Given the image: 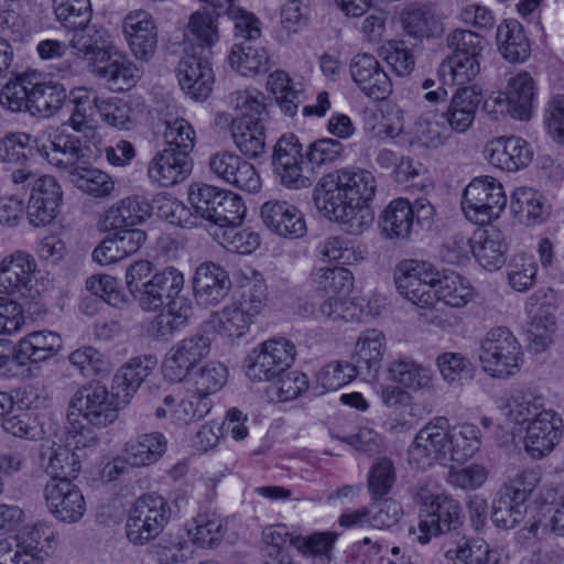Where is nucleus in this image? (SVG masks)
Wrapping results in <instances>:
<instances>
[{
	"mask_svg": "<svg viewBox=\"0 0 564 564\" xmlns=\"http://www.w3.org/2000/svg\"><path fill=\"white\" fill-rule=\"evenodd\" d=\"M377 178L364 169H340L324 175L314 188L318 212L345 227L349 235L365 234L375 221L370 207L377 193Z\"/></svg>",
	"mask_w": 564,
	"mask_h": 564,
	"instance_id": "obj_1",
	"label": "nucleus"
},
{
	"mask_svg": "<svg viewBox=\"0 0 564 564\" xmlns=\"http://www.w3.org/2000/svg\"><path fill=\"white\" fill-rule=\"evenodd\" d=\"M394 282L399 294L421 310H431L437 302L460 308L476 295L465 276L454 271L441 273L433 263L419 259L402 260L395 268Z\"/></svg>",
	"mask_w": 564,
	"mask_h": 564,
	"instance_id": "obj_2",
	"label": "nucleus"
},
{
	"mask_svg": "<svg viewBox=\"0 0 564 564\" xmlns=\"http://www.w3.org/2000/svg\"><path fill=\"white\" fill-rule=\"evenodd\" d=\"M230 104L237 111V116L231 119L235 145L246 156H260L265 148L263 95L257 89L237 90L231 94Z\"/></svg>",
	"mask_w": 564,
	"mask_h": 564,
	"instance_id": "obj_3",
	"label": "nucleus"
},
{
	"mask_svg": "<svg viewBox=\"0 0 564 564\" xmlns=\"http://www.w3.org/2000/svg\"><path fill=\"white\" fill-rule=\"evenodd\" d=\"M477 358L487 376L506 380L520 371L523 352L519 340L509 328L496 326L480 340Z\"/></svg>",
	"mask_w": 564,
	"mask_h": 564,
	"instance_id": "obj_4",
	"label": "nucleus"
},
{
	"mask_svg": "<svg viewBox=\"0 0 564 564\" xmlns=\"http://www.w3.org/2000/svg\"><path fill=\"white\" fill-rule=\"evenodd\" d=\"M56 546L54 527L39 522L0 540V564H43Z\"/></svg>",
	"mask_w": 564,
	"mask_h": 564,
	"instance_id": "obj_5",
	"label": "nucleus"
},
{
	"mask_svg": "<svg viewBox=\"0 0 564 564\" xmlns=\"http://www.w3.org/2000/svg\"><path fill=\"white\" fill-rule=\"evenodd\" d=\"M188 202L197 215L220 228L240 225L245 218L246 206L242 198L236 193L213 185H192Z\"/></svg>",
	"mask_w": 564,
	"mask_h": 564,
	"instance_id": "obj_6",
	"label": "nucleus"
},
{
	"mask_svg": "<svg viewBox=\"0 0 564 564\" xmlns=\"http://www.w3.org/2000/svg\"><path fill=\"white\" fill-rule=\"evenodd\" d=\"M507 205L501 183L490 176L474 178L465 188L462 209L476 225H487L497 219Z\"/></svg>",
	"mask_w": 564,
	"mask_h": 564,
	"instance_id": "obj_7",
	"label": "nucleus"
},
{
	"mask_svg": "<svg viewBox=\"0 0 564 564\" xmlns=\"http://www.w3.org/2000/svg\"><path fill=\"white\" fill-rule=\"evenodd\" d=\"M171 518L167 501L156 495H144L133 503L126 524L127 538L137 545L155 539Z\"/></svg>",
	"mask_w": 564,
	"mask_h": 564,
	"instance_id": "obj_8",
	"label": "nucleus"
},
{
	"mask_svg": "<svg viewBox=\"0 0 564 564\" xmlns=\"http://www.w3.org/2000/svg\"><path fill=\"white\" fill-rule=\"evenodd\" d=\"M449 421L435 416L415 434L409 451V464L416 469H426L435 463L449 460Z\"/></svg>",
	"mask_w": 564,
	"mask_h": 564,
	"instance_id": "obj_9",
	"label": "nucleus"
},
{
	"mask_svg": "<svg viewBox=\"0 0 564 564\" xmlns=\"http://www.w3.org/2000/svg\"><path fill=\"white\" fill-rule=\"evenodd\" d=\"M40 270L34 257L15 250L0 260V294L35 297L44 288L39 284Z\"/></svg>",
	"mask_w": 564,
	"mask_h": 564,
	"instance_id": "obj_10",
	"label": "nucleus"
},
{
	"mask_svg": "<svg viewBox=\"0 0 564 564\" xmlns=\"http://www.w3.org/2000/svg\"><path fill=\"white\" fill-rule=\"evenodd\" d=\"M296 348L286 338L267 340L252 349L246 358V376L253 382L280 377L295 360Z\"/></svg>",
	"mask_w": 564,
	"mask_h": 564,
	"instance_id": "obj_11",
	"label": "nucleus"
},
{
	"mask_svg": "<svg viewBox=\"0 0 564 564\" xmlns=\"http://www.w3.org/2000/svg\"><path fill=\"white\" fill-rule=\"evenodd\" d=\"M69 408L91 425L106 427L117 420L118 412L126 406L112 390L108 391L100 384H87L73 394Z\"/></svg>",
	"mask_w": 564,
	"mask_h": 564,
	"instance_id": "obj_12",
	"label": "nucleus"
},
{
	"mask_svg": "<svg viewBox=\"0 0 564 564\" xmlns=\"http://www.w3.org/2000/svg\"><path fill=\"white\" fill-rule=\"evenodd\" d=\"M459 520V503L447 495H441L427 509L420 510L417 525L411 527L409 533L419 543L426 544L432 538L455 528Z\"/></svg>",
	"mask_w": 564,
	"mask_h": 564,
	"instance_id": "obj_13",
	"label": "nucleus"
},
{
	"mask_svg": "<svg viewBox=\"0 0 564 564\" xmlns=\"http://www.w3.org/2000/svg\"><path fill=\"white\" fill-rule=\"evenodd\" d=\"M210 352V340L202 335L184 338L166 352L162 372L171 382H182Z\"/></svg>",
	"mask_w": 564,
	"mask_h": 564,
	"instance_id": "obj_14",
	"label": "nucleus"
},
{
	"mask_svg": "<svg viewBox=\"0 0 564 564\" xmlns=\"http://www.w3.org/2000/svg\"><path fill=\"white\" fill-rule=\"evenodd\" d=\"M210 173L218 180L248 193L261 188V178L253 164L228 150H219L208 159Z\"/></svg>",
	"mask_w": 564,
	"mask_h": 564,
	"instance_id": "obj_15",
	"label": "nucleus"
},
{
	"mask_svg": "<svg viewBox=\"0 0 564 564\" xmlns=\"http://www.w3.org/2000/svg\"><path fill=\"white\" fill-rule=\"evenodd\" d=\"M184 286V276L175 268H166L153 274L140 289H134V299L148 312H155L178 297Z\"/></svg>",
	"mask_w": 564,
	"mask_h": 564,
	"instance_id": "obj_16",
	"label": "nucleus"
},
{
	"mask_svg": "<svg viewBox=\"0 0 564 564\" xmlns=\"http://www.w3.org/2000/svg\"><path fill=\"white\" fill-rule=\"evenodd\" d=\"M563 420L554 410L542 411L525 427L523 447L534 459L547 456L560 444L563 436Z\"/></svg>",
	"mask_w": 564,
	"mask_h": 564,
	"instance_id": "obj_17",
	"label": "nucleus"
},
{
	"mask_svg": "<svg viewBox=\"0 0 564 564\" xmlns=\"http://www.w3.org/2000/svg\"><path fill=\"white\" fill-rule=\"evenodd\" d=\"M36 151L44 156L50 164L66 170L68 175L79 166L86 158L80 141L73 135L63 134L56 130H50L34 139Z\"/></svg>",
	"mask_w": 564,
	"mask_h": 564,
	"instance_id": "obj_18",
	"label": "nucleus"
},
{
	"mask_svg": "<svg viewBox=\"0 0 564 564\" xmlns=\"http://www.w3.org/2000/svg\"><path fill=\"white\" fill-rule=\"evenodd\" d=\"M45 500L50 512L65 523L78 522L86 512V500L72 480H51L46 484Z\"/></svg>",
	"mask_w": 564,
	"mask_h": 564,
	"instance_id": "obj_19",
	"label": "nucleus"
},
{
	"mask_svg": "<svg viewBox=\"0 0 564 564\" xmlns=\"http://www.w3.org/2000/svg\"><path fill=\"white\" fill-rule=\"evenodd\" d=\"M484 158L501 171L517 172L529 165L533 151L529 142L518 135L497 137L486 143Z\"/></svg>",
	"mask_w": 564,
	"mask_h": 564,
	"instance_id": "obj_20",
	"label": "nucleus"
},
{
	"mask_svg": "<svg viewBox=\"0 0 564 564\" xmlns=\"http://www.w3.org/2000/svg\"><path fill=\"white\" fill-rule=\"evenodd\" d=\"M63 191L51 175L34 180L28 204V218L35 227L51 224L58 215Z\"/></svg>",
	"mask_w": 564,
	"mask_h": 564,
	"instance_id": "obj_21",
	"label": "nucleus"
},
{
	"mask_svg": "<svg viewBox=\"0 0 564 564\" xmlns=\"http://www.w3.org/2000/svg\"><path fill=\"white\" fill-rule=\"evenodd\" d=\"M208 54L184 52L178 68L177 78L183 91L195 100L206 99L214 84V73Z\"/></svg>",
	"mask_w": 564,
	"mask_h": 564,
	"instance_id": "obj_22",
	"label": "nucleus"
},
{
	"mask_svg": "<svg viewBox=\"0 0 564 564\" xmlns=\"http://www.w3.org/2000/svg\"><path fill=\"white\" fill-rule=\"evenodd\" d=\"M122 31L128 45L141 61H149L158 46V29L152 14L143 9L127 13L122 21Z\"/></svg>",
	"mask_w": 564,
	"mask_h": 564,
	"instance_id": "obj_23",
	"label": "nucleus"
},
{
	"mask_svg": "<svg viewBox=\"0 0 564 564\" xmlns=\"http://www.w3.org/2000/svg\"><path fill=\"white\" fill-rule=\"evenodd\" d=\"M273 164L284 186L293 189L311 186V180L303 175L302 145L295 135H283L279 139L274 148Z\"/></svg>",
	"mask_w": 564,
	"mask_h": 564,
	"instance_id": "obj_24",
	"label": "nucleus"
},
{
	"mask_svg": "<svg viewBox=\"0 0 564 564\" xmlns=\"http://www.w3.org/2000/svg\"><path fill=\"white\" fill-rule=\"evenodd\" d=\"M525 313L530 318L528 340L535 352L545 350L553 340L556 328L554 306L539 291L528 297Z\"/></svg>",
	"mask_w": 564,
	"mask_h": 564,
	"instance_id": "obj_25",
	"label": "nucleus"
},
{
	"mask_svg": "<svg viewBox=\"0 0 564 564\" xmlns=\"http://www.w3.org/2000/svg\"><path fill=\"white\" fill-rule=\"evenodd\" d=\"M503 96V100L497 97L495 102L503 106L512 118L529 120L536 105V83L528 72L521 70L508 79Z\"/></svg>",
	"mask_w": 564,
	"mask_h": 564,
	"instance_id": "obj_26",
	"label": "nucleus"
},
{
	"mask_svg": "<svg viewBox=\"0 0 564 564\" xmlns=\"http://www.w3.org/2000/svg\"><path fill=\"white\" fill-rule=\"evenodd\" d=\"M350 75L359 89L376 100L386 99L392 91L390 77L371 54L355 55L350 62Z\"/></svg>",
	"mask_w": 564,
	"mask_h": 564,
	"instance_id": "obj_27",
	"label": "nucleus"
},
{
	"mask_svg": "<svg viewBox=\"0 0 564 564\" xmlns=\"http://www.w3.org/2000/svg\"><path fill=\"white\" fill-rule=\"evenodd\" d=\"M260 216L265 227L281 237L296 239L306 234L307 228L303 213L288 202L269 200L264 203L261 206Z\"/></svg>",
	"mask_w": 564,
	"mask_h": 564,
	"instance_id": "obj_28",
	"label": "nucleus"
},
{
	"mask_svg": "<svg viewBox=\"0 0 564 564\" xmlns=\"http://www.w3.org/2000/svg\"><path fill=\"white\" fill-rule=\"evenodd\" d=\"M389 379L412 392H435L436 376L430 366L409 356H399L387 367Z\"/></svg>",
	"mask_w": 564,
	"mask_h": 564,
	"instance_id": "obj_29",
	"label": "nucleus"
},
{
	"mask_svg": "<svg viewBox=\"0 0 564 564\" xmlns=\"http://www.w3.org/2000/svg\"><path fill=\"white\" fill-rule=\"evenodd\" d=\"M217 19L218 13L206 8L192 13L184 32V52L210 55L219 41Z\"/></svg>",
	"mask_w": 564,
	"mask_h": 564,
	"instance_id": "obj_30",
	"label": "nucleus"
},
{
	"mask_svg": "<svg viewBox=\"0 0 564 564\" xmlns=\"http://www.w3.org/2000/svg\"><path fill=\"white\" fill-rule=\"evenodd\" d=\"M192 171L188 155L176 152L172 148L159 151L150 161L148 175L153 183L169 187L186 180Z\"/></svg>",
	"mask_w": 564,
	"mask_h": 564,
	"instance_id": "obj_31",
	"label": "nucleus"
},
{
	"mask_svg": "<svg viewBox=\"0 0 564 564\" xmlns=\"http://www.w3.org/2000/svg\"><path fill=\"white\" fill-rule=\"evenodd\" d=\"M210 409V398L193 390L178 401L173 395L164 397L163 405L155 410V416L162 419L169 415L174 424L185 426L205 417Z\"/></svg>",
	"mask_w": 564,
	"mask_h": 564,
	"instance_id": "obj_32",
	"label": "nucleus"
},
{
	"mask_svg": "<svg viewBox=\"0 0 564 564\" xmlns=\"http://www.w3.org/2000/svg\"><path fill=\"white\" fill-rule=\"evenodd\" d=\"M231 288L227 272L213 262L202 263L194 278V291L198 303L214 306L220 303Z\"/></svg>",
	"mask_w": 564,
	"mask_h": 564,
	"instance_id": "obj_33",
	"label": "nucleus"
},
{
	"mask_svg": "<svg viewBox=\"0 0 564 564\" xmlns=\"http://www.w3.org/2000/svg\"><path fill=\"white\" fill-rule=\"evenodd\" d=\"M155 360L150 356H140L129 359L122 365L111 382V390L116 398L127 406L142 382L150 375Z\"/></svg>",
	"mask_w": 564,
	"mask_h": 564,
	"instance_id": "obj_34",
	"label": "nucleus"
},
{
	"mask_svg": "<svg viewBox=\"0 0 564 564\" xmlns=\"http://www.w3.org/2000/svg\"><path fill=\"white\" fill-rule=\"evenodd\" d=\"M152 214V206L142 197L128 196L111 205L100 218V229L133 227L144 223Z\"/></svg>",
	"mask_w": 564,
	"mask_h": 564,
	"instance_id": "obj_35",
	"label": "nucleus"
},
{
	"mask_svg": "<svg viewBox=\"0 0 564 564\" xmlns=\"http://www.w3.org/2000/svg\"><path fill=\"white\" fill-rule=\"evenodd\" d=\"M166 437L160 432L139 434L126 442L122 453L130 468H142L156 463L165 453Z\"/></svg>",
	"mask_w": 564,
	"mask_h": 564,
	"instance_id": "obj_36",
	"label": "nucleus"
},
{
	"mask_svg": "<svg viewBox=\"0 0 564 564\" xmlns=\"http://www.w3.org/2000/svg\"><path fill=\"white\" fill-rule=\"evenodd\" d=\"M62 348V338L51 330L33 332L21 338L15 348L14 357L20 365L42 362Z\"/></svg>",
	"mask_w": 564,
	"mask_h": 564,
	"instance_id": "obj_37",
	"label": "nucleus"
},
{
	"mask_svg": "<svg viewBox=\"0 0 564 564\" xmlns=\"http://www.w3.org/2000/svg\"><path fill=\"white\" fill-rule=\"evenodd\" d=\"M480 101V94L474 87L459 88L444 113L449 128L456 133L468 131L475 121Z\"/></svg>",
	"mask_w": 564,
	"mask_h": 564,
	"instance_id": "obj_38",
	"label": "nucleus"
},
{
	"mask_svg": "<svg viewBox=\"0 0 564 564\" xmlns=\"http://www.w3.org/2000/svg\"><path fill=\"white\" fill-rule=\"evenodd\" d=\"M227 532L226 520L215 511L197 513L186 523V533L193 544L213 549L220 544Z\"/></svg>",
	"mask_w": 564,
	"mask_h": 564,
	"instance_id": "obj_39",
	"label": "nucleus"
},
{
	"mask_svg": "<svg viewBox=\"0 0 564 564\" xmlns=\"http://www.w3.org/2000/svg\"><path fill=\"white\" fill-rule=\"evenodd\" d=\"M228 59L231 68L245 77L264 74L272 66L268 51L252 42L234 44Z\"/></svg>",
	"mask_w": 564,
	"mask_h": 564,
	"instance_id": "obj_40",
	"label": "nucleus"
},
{
	"mask_svg": "<svg viewBox=\"0 0 564 564\" xmlns=\"http://www.w3.org/2000/svg\"><path fill=\"white\" fill-rule=\"evenodd\" d=\"M379 225L388 239H409L414 227L411 203L405 198L391 200L382 210Z\"/></svg>",
	"mask_w": 564,
	"mask_h": 564,
	"instance_id": "obj_41",
	"label": "nucleus"
},
{
	"mask_svg": "<svg viewBox=\"0 0 564 564\" xmlns=\"http://www.w3.org/2000/svg\"><path fill=\"white\" fill-rule=\"evenodd\" d=\"M506 250L503 234L497 228L486 229L473 237L471 253L479 264L489 271L501 268Z\"/></svg>",
	"mask_w": 564,
	"mask_h": 564,
	"instance_id": "obj_42",
	"label": "nucleus"
},
{
	"mask_svg": "<svg viewBox=\"0 0 564 564\" xmlns=\"http://www.w3.org/2000/svg\"><path fill=\"white\" fill-rule=\"evenodd\" d=\"M497 45L502 57L511 63H522L531 54L523 26L517 20H505L497 29Z\"/></svg>",
	"mask_w": 564,
	"mask_h": 564,
	"instance_id": "obj_43",
	"label": "nucleus"
},
{
	"mask_svg": "<svg viewBox=\"0 0 564 564\" xmlns=\"http://www.w3.org/2000/svg\"><path fill=\"white\" fill-rule=\"evenodd\" d=\"M510 210L513 217L525 226L539 224L547 215L543 196L531 187H518L513 191Z\"/></svg>",
	"mask_w": 564,
	"mask_h": 564,
	"instance_id": "obj_44",
	"label": "nucleus"
},
{
	"mask_svg": "<svg viewBox=\"0 0 564 564\" xmlns=\"http://www.w3.org/2000/svg\"><path fill=\"white\" fill-rule=\"evenodd\" d=\"M482 433L474 423L449 424V460L464 463L481 448Z\"/></svg>",
	"mask_w": 564,
	"mask_h": 564,
	"instance_id": "obj_45",
	"label": "nucleus"
},
{
	"mask_svg": "<svg viewBox=\"0 0 564 564\" xmlns=\"http://www.w3.org/2000/svg\"><path fill=\"white\" fill-rule=\"evenodd\" d=\"M253 318L245 314L236 302L226 305L219 312L213 313L207 326L218 335L227 338H241L249 330Z\"/></svg>",
	"mask_w": 564,
	"mask_h": 564,
	"instance_id": "obj_46",
	"label": "nucleus"
},
{
	"mask_svg": "<svg viewBox=\"0 0 564 564\" xmlns=\"http://www.w3.org/2000/svg\"><path fill=\"white\" fill-rule=\"evenodd\" d=\"M267 90L285 116L292 118L297 113L302 90L296 87L286 72L276 69L270 73L267 79Z\"/></svg>",
	"mask_w": 564,
	"mask_h": 564,
	"instance_id": "obj_47",
	"label": "nucleus"
},
{
	"mask_svg": "<svg viewBox=\"0 0 564 564\" xmlns=\"http://www.w3.org/2000/svg\"><path fill=\"white\" fill-rule=\"evenodd\" d=\"M386 351V337L378 329L361 333L355 344L357 369L365 367L369 375H377Z\"/></svg>",
	"mask_w": 564,
	"mask_h": 564,
	"instance_id": "obj_48",
	"label": "nucleus"
},
{
	"mask_svg": "<svg viewBox=\"0 0 564 564\" xmlns=\"http://www.w3.org/2000/svg\"><path fill=\"white\" fill-rule=\"evenodd\" d=\"M83 454L74 452L67 444H54L44 465L52 480L76 478L82 470Z\"/></svg>",
	"mask_w": 564,
	"mask_h": 564,
	"instance_id": "obj_49",
	"label": "nucleus"
},
{
	"mask_svg": "<svg viewBox=\"0 0 564 564\" xmlns=\"http://www.w3.org/2000/svg\"><path fill=\"white\" fill-rule=\"evenodd\" d=\"M317 253L323 262H338L344 265L361 263L367 256L366 248L352 245L339 236L324 239L317 245Z\"/></svg>",
	"mask_w": 564,
	"mask_h": 564,
	"instance_id": "obj_50",
	"label": "nucleus"
},
{
	"mask_svg": "<svg viewBox=\"0 0 564 564\" xmlns=\"http://www.w3.org/2000/svg\"><path fill=\"white\" fill-rule=\"evenodd\" d=\"M95 75L105 80L112 90H126L134 86L140 77L135 65L122 55H117L105 65H98Z\"/></svg>",
	"mask_w": 564,
	"mask_h": 564,
	"instance_id": "obj_51",
	"label": "nucleus"
},
{
	"mask_svg": "<svg viewBox=\"0 0 564 564\" xmlns=\"http://www.w3.org/2000/svg\"><path fill=\"white\" fill-rule=\"evenodd\" d=\"M69 99L74 111L68 119L69 127L76 132H85L93 127V117L98 110L101 98L94 89L76 87L70 90Z\"/></svg>",
	"mask_w": 564,
	"mask_h": 564,
	"instance_id": "obj_52",
	"label": "nucleus"
},
{
	"mask_svg": "<svg viewBox=\"0 0 564 564\" xmlns=\"http://www.w3.org/2000/svg\"><path fill=\"white\" fill-rule=\"evenodd\" d=\"M31 113L48 118L56 113L67 98L66 89L52 82H32Z\"/></svg>",
	"mask_w": 564,
	"mask_h": 564,
	"instance_id": "obj_53",
	"label": "nucleus"
},
{
	"mask_svg": "<svg viewBox=\"0 0 564 564\" xmlns=\"http://www.w3.org/2000/svg\"><path fill=\"white\" fill-rule=\"evenodd\" d=\"M313 283L330 296L349 295L355 286L354 273L345 267H319L311 274Z\"/></svg>",
	"mask_w": 564,
	"mask_h": 564,
	"instance_id": "obj_54",
	"label": "nucleus"
},
{
	"mask_svg": "<svg viewBox=\"0 0 564 564\" xmlns=\"http://www.w3.org/2000/svg\"><path fill=\"white\" fill-rule=\"evenodd\" d=\"M435 366L443 381L449 387L460 386L474 376L471 360L462 352L444 351L436 356Z\"/></svg>",
	"mask_w": 564,
	"mask_h": 564,
	"instance_id": "obj_55",
	"label": "nucleus"
},
{
	"mask_svg": "<svg viewBox=\"0 0 564 564\" xmlns=\"http://www.w3.org/2000/svg\"><path fill=\"white\" fill-rule=\"evenodd\" d=\"M527 509L525 501L500 489L492 502L491 519L498 528L512 529L524 519Z\"/></svg>",
	"mask_w": 564,
	"mask_h": 564,
	"instance_id": "obj_56",
	"label": "nucleus"
},
{
	"mask_svg": "<svg viewBox=\"0 0 564 564\" xmlns=\"http://www.w3.org/2000/svg\"><path fill=\"white\" fill-rule=\"evenodd\" d=\"M479 72V58L451 55L442 62L437 74L444 85H465L476 78Z\"/></svg>",
	"mask_w": 564,
	"mask_h": 564,
	"instance_id": "obj_57",
	"label": "nucleus"
},
{
	"mask_svg": "<svg viewBox=\"0 0 564 564\" xmlns=\"http://www.w3.org/2000/svg\"><path fill=\"white\" fill-rule=\"evenodd\" d=\"M69 177L78 189L96 198L109 197L115 191L112 178L98 169L79 165Z\"/></svg>",
	"mask_w": 564,
	"mask_h": 564,
	"instance_id": "obj_58",
	"label": "nucleus"
},
{
	"mask_svg": "<svg viewBox=\"0 0 564 564\" xmlns=\"http://www.w3.org/2000/svg\"><path fill=\"white\" fill-rule=\"evenodd\" d=\"M505 416L513 424L527 425L546 411L542 398L533 394L519 393L511 395L503 406H500Z\"/></svg>",
	"mask_w": 564,
	"mask_h": 564,
	"instance_id": "obj_59",
	"label": "nucleus"
},
{
	"mask_svg": "<svg viewBox=\"0 0 564 564\" xmlns=\"http://www.w3.org/2000/svg\"><path fill=\"white\" fill-rule=\"evenodd\" d=\"M241 297L236 302L245 314L250 315L253 319L267 306L268 294L267 284L260 273L252 272L250 278H246L241 282Z\"/></svg>",
	"mask_w": 564,
	"mask_h": 564,
	"instance_id": "obj_60",
	"label": "nucleus"
},
{
	"mask_svg": "<svg viewBox=\"0 0 564 564\" xmlns=\"http://www.w3.org/2000/svg\"><path fill=\"white\" fill-rule=\"evenodd\" d=\"M56 20L65 29L84 28L93 15L90 0H53Z\"/></svg>",
	"mask_w": 564,
	"mask_h": 564,
	"instance_id": "obj_61",
	"label": "nucleus"
},
{
	"mask_svg": "<svg viewBox=\"0 0 564 564\" xmlns=\"http://www.w3.org/2000/svg\"><path fill=\"white\" fill-rule=\"evenodd\" d=\"M30 86H32V79L25 75L10 80L0 91V105L12 112H31Z\"/></svg>",
	"mask_w": 564,
	"mask_h": 564,
	"instance_id": "obj_62",
	"label": "nucleus"
},
{
	"mask_svg": "<svg viewBox=\"0 0 564 564\" xmlns=\"http://www.w3.org/2000/svg\"><path fill=\"white\" fill-rule=\"evenodd\" d=\"M165 145L172 150L189 155L195 147L196 132L193 126L183 118L165 120L163 132Z\"/></svg>",
	"mask_w": 564,
	"mask_h": 564,
	"instance_id": "obj_63",
	"label": "nucleus"
},
{
	"mask_svg": "<svg viewBox=\"0 0 564 564\" xmlns=\"http://www.w3.org/2000/svg\"><path fill=\"white\" fill-rule=\"evenodd\" d=\"M487 543L481 539L455 536L445 551V556L454 564H480L486 555Z\"/></svg>",
	"mask_w": 564,
	"mask_h": 564,
	"instance_id": "obj_64",
	"label": "nucleus"
}]
</instances>
